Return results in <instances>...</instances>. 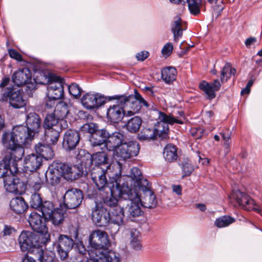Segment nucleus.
<instances>
[{
  "instance_id": "nucleus-1",
  "label": "nucleus",
  "mask_w": 262,
  "mask_h": 262,
  "mask_svg": "<svg viewBox=\"0 0 262 262\" xmlns=\"http://www.w3.org/2000/svg\"><path fill=\"white\" fill-rule=\"evenodd\" d=\"M90 249L88 253L90 258H95V262H118L119 253L112 250H108L111 242L108 234L99 229L93 231L89 236Z\"/></svg>"
},
{
  "instance_id": "nucleus-2",
  "label": "nucleus",
  "mask_w": 262,
  "mask_h": 262,
  "mask_svg": "<svg viewBox=\"0 0 262 262\" xmlns=\"http://www.w3.org/2000/svg\"><path fill=\"white\" fill-rule=\"evenodd\" d=\"M121 174V164L118 162L109 164L105 169L101 166L93 167L91 176L93 182L101 192L106 190L110 186L115 184V179L111 178L110 175L113 174L114 177L117 176V181L122 182Z\"/></svg>"
},
{
  "instance_id": "nucleus-3",
  "label": "nucleus",
  "mask_w": 262,
  "mask_h": 262,
  "mask_svg": "<svg viewBox=\"0 0 262 262\" xmlns=\"http://www.w3.org/2000/svg\"><path fill=\"white\" fill-rule=\"evenodd\" d=\"M159 121L154 128H144L138 135V138L142 141H149L155 139L157 136L161 139L167 137L169 124L174 123L183 124L180 119L176 118L171 115H167L164 113L159 112Z\"/></svg>"
},
{
  "instance_id": "nucleus-4",
  "label": "nucleus",
  "mask_w": 262,
  "mask_h": 262,
  "mask_svg": "<svg viewBox=\"0 0 262 262\" xmlns=\"http://www.w3.org/2000/svg\"><path fill=\"white\" fill-rule=\"evenodd\" d=\"M110 177L115 180V184L110 186L106 190L101 191L100 194L102 195L103 203L107 206L115 208L118 205V198L120 199L126 200L125 194H128V190L130 189L127 184H125L122 182L117 181V176L114 177V175H110ZM119 204L121 203V201H119ZM119 206H120V205Z\"/></svg>"
},
{
  "instance_id": "nucleus-5",
  "label": "nucleus",
  "mask_w": 262,
  "mask_h": 262,
  "mask_svg": "<svg viewBox=\"0 0 262 262\" xmlns=\"http://www.w3.org/2000/svg\"><path fill=\"white\" fill-rule=\"evenodd\" d=\"M34 135L26 126L18 125L13 127L10 133H5L2 137L5 147H13L15 145H27L33 139Z\"/></svg>"
},
{
  "instance_id": "nucleus-6",
  "label": "nucleus",
  "mask_w": 262,
  "mask_h": 262,
  "mask_svg": "<svg viewBox=\"0 0 262 262\" xmlns=\"http://www.w3.org/2000/svg\"><path fill=\"white\" fill-rule=\"evenodd\" d=\"M47 237L30 231H23L18 238L20 249L30 254H40L41 252V245L48 242Z\"/></svg>"
},
{
  "instance_id": "nucleus-7",
  "label": "nucleus",
  "mask_w": 262,
  "mask_h": 262,
  "mask_svg": "<svg viewBox=\"0 0 262 262\" xmlns=\"http://www.w3.org/2000/svg\"><path fill=\"white\" fill-rule=\"evenodd\" d=\"M119 101L121 102L126 110L127 117H130L138 113L142 106L148 108L150 104L138 93L135 95L117 96Z\"/></svg>"
},
{
  "instance_id": "nucleus-8",
  "label": "nucleus",
  "mask_w": 262,
  "mask_h": 262,
  "mask_svg": "<svg viewBox=\"0 0 262 262\" xmlns=\"http://www.w3.org/2000/svg\"><path fill=\"white\" fill-rule=\"evenodd\" d=\"M231 203L235 207L247 210H254L261 213V210L257 207L255 201L247 193L239 190H234L229 196Z\"/></svg>"
},
{
  "instance_id": "nucleus-9",
  "label": "nucleus",
  "mask_w": 262,
  "mask_h": 262,
  "mask_svg": "<svg viewBox=\"0 0 262 262\" xmlns=\"http://www.w3.org/2000/svg\"><path fill=\"white\" fill-rule=\"evenodd\" d=\"M9 100L10 105L14 108H20L26 105V101L23 97V92L12 88L4 90L0 95V101Z\"/></svg>"
},
{
  "instance_id": "nucleus-10",
  "label": "nucleus",
  "mask_w": 262,
  "mask_h": 262,
  "mask_svg": "<svg viewBox=\"0 0 262 262\" xmlns=\"http://www.w3.org/2000/svg\"><path fill=\"white\" fill-rule=\"evenodd\" d=\"M125 197L126 198V200L129 201V204H127L128 217L133 220L134 218L141 216L143 212L141 208V198L138 192L130 189L129 191L128 190V194H125Z\"/></svg>"
},
{
  "instance_id": "nucleus-11",
  "label": "nucleus",
  "mask_w": 262,
  "mask_h": 262,
  "mask_svg": "<svg viewBox=\"0 0 262 262\" xmlns=\"http://www.w3.org/2000/svg\"><path fill=\"white\" fill-rule=\"evenodd\" d=\"M139 145L136 142H129L124 143L119 147L116 151V157L118 162L121 164V169H122V163L120 161H126L133 157L138 155L139 152Z\"/></svg>"
},
{
  "instance_id": "nucleus-12",
  "label": "nucleus",
  "mask_w": 262,
  "mask_h": 262,
  "mask_svg": "<svg viewBox=\"0 0 262 262\" xmlns=\"http://www.w3.org/2000/svg\"><path fill=\"white\" fill-rule=\"evenodd\" d=\"M12 79L15 84L20 86L26 85L27 89L32 91L36 89V82L32 78L31 71L28 68L19 69L12 75Z\"/></svg>"
},
{
  "instance_id": "nucleus-13",
  "label": "nucleus",
  "mask_w": 262,
  "mask_h": 262,
  "mask_svg": "<svg viewBox=\"0 0 262 262\" xmlns=\"http://www.w3.org/2000/svg\"><path fill=\"white\" fill-rule=\"evenodd\" d=\"M124 211L121 206L113 208L109 212L108 229L111 234L115 235L120 230V227L124 225Z\"/></svg>"
},
{
  "instance_id": "nucleus-14",
  "label": "nucleus",
  "mask_w": 262,
  "mask_h": 262,
  "mask_svg": "<svg viewBox=\"0 0 262 262\" xmlns=\"http://www.w3.org/2000/svg\"><path fill=\"white\" fill-rule=\"evenodd\" d=\"M138 190L142 192L140 194L142 206L147 208L156 207L157 200L154 193L150 189V185L147 180L141 181V186L138 189L137 191Z\"/></svg>"
},
{
  "instance_id": "nucleus-15",
  "label": "nucleus",
  "mask_w": 262,
  "mask_h": 262,
  "mask_svg": "<svg viewBox=\"0 0 262 262\" xmlns=\"http://www.w3.org/2000/svg\"><path fill=\"white\" fill-rule=\"evenodd\" d=\"M46 220L37 212H32L29 215L28 222L35 233L49 239L50 235L48 233V228L45 224Z\"/></svg>"
},
{
  "instance_id": "nucleus-16",
  "label": "nucleus",
  "mask_w": 262,
  "mask_h": 262,
  "mask_svg": "<svg viewBox=\"0 0 262 262\" xmlns=\"http://www.w3.org/2000/svg\"><path fill=\"white\" fill-rule=\"evenodd\" d=\"M116 97L118 99L116 104L110 105L107 110L106 113L107 119L114 123L121 122L124 117H127V112L124 106L119 101V97Z\"/></svg>"
},
{
  "instance_id": "nucleus-17",
  "label": "nucleus",
  "mask_w": 262,
  "mask_h": 262,
  "mask_svg": "<svg viewBox=\"0 0 262 262\" xmlns=\"http://www.w3.org/2000/svg\"><path fill=\"white\" fill-rule=\"evenodd\" d=\"M82 200V192L79 189L72 188L65 193L63 203L67 209H75L80 205Z\"/></svg>"
},
{
  "instance_id": "nucleus-18",
  "label": "nucleus",
  "mask_w": 262,
  "mask_h": 262,
  "mask_svg": "<svg viewBox=\"0 0 262 262\" xmlns=\"http://www.w3.org/2000/svg\"><path fill=\"white\" fill-rule=\"evenodd\" d=\"M122 178V183L125 184H127L129 189L134 190L137 192L138 188H140L141 186V181L142 180H147L143 179L141 176V172L140 170L136 167L132 168L130 169V176H121Z\"/></svg>"
},
{
  "instance_id": "nucleus-19",
  "label": "nucleus",
  "mask_w": 262,
  "mask_h": 262,
  "mask_svg": "<svg viewBox=\"0 0 262 262\" xmlns=\"http://www.w3.org/2000/svg\"><path fill=\"white\" fill-rule=\"evenodd\" d=\"M14 174L10 172V174H8L4 178V187L9 192L21 193L25 190L26 185L19 179L15 178Z\"/></svg>"
},
{
  "instance_id": "nucleus-20",
  "label": "nucleus",
  "mask_w": 262,
  "mask_h": 262,
  "mask_svg": "<svg viewBox=\"0 0 262 262\" xmlns=\"http://www.w3.org/2000/svg\"><path fill=\"white\" fill-rule=\"evenodd\" d=\"M74 245L75 242L69 236L63 234L59 235L56 249L61 259L64 260L67 258L69 252L72 249Z\"/></svg>"
},
{
  "instance_id": "nucleus-21",
  "label": "nucleus",
  "mask_w": 262,
  "mask_h": 262,
  "mask_svg": "<svg viewBox=\"0 0 262 262\" xmlns=\"http://www.w3.org/2000/svg\"><path fill=\"white\" fill-rule=\"evenodd\" d=\"M23 146L16 145L12 148L5 147L11 150L9 155H7L5 157L7 159L8 161H10V163L12 166V168L10 169V172L11 173H16L18 171L17 162L21 159L24 155L25 150Z\"/></svg>"
},
{
  "instance_id": "nucleus-22",
  "label": "nucleus",
  "mask_w": 262,
  "mask_h": 262,
  "mask_svg": "<svg viewBox=\"0 0 262 262\" xmlns=\"http://www.w3.org/2000/svg\"><path fill=\"white\" fill-rule=\"evenodd\" d=\"M105 101V98L98 94L88 93L81 99L82 105L88 109H92L102 105Z\"/></svg>"
},
{
  "instance_id": "nucleus-23",
  "label": "nucleus",
  "mask_w": 262,
  "mask_h": 262,
  "mask_svg": "<svg viewBox=\"0 0 262 262\" xmlns=\"http://www.w3.org/2000/svg\"><path fill=\"white\" fill-rule=\"evenodd\" d=\"M108 132L105 129H98L92 134L89 141L92 147L96 149H106L105 143L107 141Z\"/></svg>"
},
{
  "instance_id": "nucleus-24",
  "label": "nucleus",
  "mask_w": 262,
  "mask_h": 262,
  "mask_svg": "<svg viewBox=\"0 0 262 262\" xmlns=\"http://www.w3.org/2000/svg\"><path fill=\"white\" fill-rule=\"evenodd\" d=\"M80 141V136L78 132L73 129L68 130L64 134L62 146L67 151L75 148Z\"/></svg>"
},
{
  "instance_id": "nucleus-25",
  "label": "nucleus",
  "mask_w": 262,
  "mask_h": 262,
  "mask_svg": "<svg viewBox=\"0 0 262 262\" xmlns=\"http://www.w3.org/2000/svg\"><path fill=\"white\" fill-rule=\"evenodd\" d=\"M57 80L49 83L47 87V97L50 99L58 100L63 96V86L62 79L57 77Z\"/></svg>"
},
{
  "instance_id": "nucleus-26",
  "label": "nucleus",
  "mask_w": 262,
  "mask_h": 262,
  "mask_svg": "<svg viewBox=\"0 0 262 262\" xmlns=\"http://www.w3.org/2000/svg\"><path fill=\"white\" fill-rule=\"evenodd\" d=\"M62 177L66 180L73 181L77 179L83 173L82 168L76 165L60 164Z\"/></svg>"
},
{
  "instance_id": "nucleus-27",
  "label": "nucleus",
  "mask_w": 262,
  "mask_h": 262,
  "mask_svg": "<svg viewBox=\"0 0 262 262\" xmlns=\"http://www.w3.org/2000/svg\"><path fill=\"white\" fill-rule=\"evenodd\" d=\"M124 136L122 133L116 132L110 134L108 132L107 141L105 143L106 149L108 151L116 150L124 143Z\"/></svg>"
},
{
  "instance_id": "nucleus-28",
  "label": "nucleus",
  "mask_w": 262,
  "mask_h": 262,
  "mask_svg": "<svg viewBox=\"0 0 262 262\" xmlns=\"http://www.w3.org/2000/svg\"><path fill=\"white\" fill-rule=\"evenodd\" d=\"M109 212L101 207L94 210L92 213V219L93 222L100 227L105 226L108 224Z\"/></svg>"
},
{
  "instance_id": "nucleus-29",
  "label": "nucleus",
  "mask_w": 262,
  "mask_h": 262,
  "mask_svg": "<svg viewBox=\"0 0 262 262\" xmlns=\"http://www.w3.org/2000/svg\"><path fill=\"white\" fill-rule=\"evenodd\" d=\"M42 163L41 156L37 154H31L27 155L24 159V167L26 170L34 171L40 168Z\"/></svg>"
},
{
  "instance_id": "nucleus-30",
  "label": "nucleus",
  "mask_w": 262,
  "mask_h": 262,
  "mask_svg": "<svg viewBox=\"0 0 262 262\" xmlns=\"http://www.w3.org/2000/svg\"><path fill=\"white\" fill-rule=\"evenodd\" d=\"M62 177V170L60 169V164L55 166H50L46 173L47 182L52 185L58 184L60 181V178Z\"/></svg>"
},
{
  "instance_id": "nucleus-31",
  "label": "nucleus",
  "mask_w": 262,
  "mask_h": 262,
  "mask_svg": "<svg viewBox=\"0 0 262 262\" xmlns=\"http://www.w3.org/2000/svg\"><path fill=\"white\" fill-rule=\"evenodd\" d=\"M187 23L183 20L181 17L174 18L171 25V30L175 41H178L182 37L183 32L187 29Z\"/></svg>"
},
{
  "instance_id": "nucleus-32",
  "label": "nucleus",
  "mask_w": 262,
  "mask_h": 262,
  "mask_svg": "<svg viewBox=\"0 0 262 262\" xmlns=\"http://www.w3.org/2000/svg\"><path fill=\"white\" fill-rule=\"evenodd\" d=\"M55 126L63 128H67L68 127L67 121L57 118L54 113L47 115L43 124L44 128H53Z\"/></svg>"
},
{
  "instance_id": "nucleus-33",
  "label": "nucleus",
  "mask_w": 262,
  "mask_h": 262,
  "mask_svg": "<svg viewBox=\"0 0 262 262\" xmlns=\"http://www.w3.org/2000/svg\"><path fill=\"white\" fill-rule=\"evenodd\" d=\"M221 84L218 79H215L212 83H208L203 81L200 84L199 87L204 91L209 99H213L215 97V92L219 90Z\"/></svg>"
},
{
  "instance_id": "nucleus-34",
  "label": "nucleus",
  "mask_w": 262,
  "mask_h": 262,
  "mask_svg": "<svg viewBox=\"0 0 262 262\" xmlns=\"http://www.w3.org/2000/svg\"><path fill=\"white\" fill-rule=\"evenodd\" d=\"M45 141L49 145H55L58 141L60 133L65 128L55 126L53 128H45Z\"/></svg>"
},
{
  "instance_id": "nucleus-35",
  "label": "nucleus",
  "mask_w": 262,
  "mask_h": 262,
  "mask_svg": "<svg viewBox=\"0 0 262 262\" xmlns=\"http://www.w3.org/2000/svg\"><path fill=\"white\" fill-rule=\"evenodd\" d=\"M27 128L34 135L38 132L40 126V121L38 115L35 113H29L26 117Z\"/></svg>"
},
{
  "instance_id": "nucleus-36",
  "label": "nucleus",
  "mask_w": 262,
  "mask_h": 262,
  "mask_svg": "<svg viewBox=\"0 0 262 262\" xmlns=\"http://www.w3.org/2000/svg\"><path fill=\"white\" fill-rule=\"evenodd\" d=\"M10 207L11 210L16 214L24 212L28 208V204L24 198L20 196L13 198L10 201Z\"/></svg>"
},
{
  "instance_id": "nucleus-37",
  "label": "nucleus",
  "mask_w": 262,
  "mask_h": 262,
  "mask_svg": "<svg viewBox=\"0 0 262 262\" xmlns=\"http://www.w3.org/2000/svg\"><path fill=\"white\" fill-rule=\"evenodd\" d=\"M50 145L39 143L35 146V151L38 155L41 157L42 159L43 158L47 160L52 159L54 154L52 147Z\"/></svg>"
},
{
  "instance_id": "nucleus-38",
  "label": "nucleus",
  "mask_w": 262,
  "mask_h": 262,
  "mask_svg": "<svg viewBox=\"0 0 262 262\" xmlns=\"http://www.w3.org/2000/svg\"><path fill=\"white\" fill-rule=\"evenodd\" d=\"M101 151H97L92 155H90L89 163L92 165H94L96 167L100 166L107 163L108 158L106 154L104 152V149L101 150Z\"/></svg>"
},
{
  "instance_id": "nucleus-39",
  "label": "nucleus",
  "mask_w": 262,
  "mask_h": 262,
  "mask_svg": "<svg viewBox=\"0 0 262 262\" xmlns=\"http://www.w3.org/2000/svg\"><path fill=\"white\" fill-rule=\"evenodd\" d=\"M190 13L192 15H199L201 14V8L205 4L204 0H186Z\"/></svg>"
},
{
  "instance_id": "nucleus-40",
  "label": "nucleus",
  "mask_w": 262,
  "mask_h": 262,
  "mask_svg": "<svg viewBox=\"0 0 262 262\" xmlns=\"http://www.w3.org/2000/svg\"><path fill=\"white\" fill-rule=\"evenodd\" d=\"M163 157L168 162L176 160L178 158L176 146L170 144H167L163 149Z\"/></svg>"
},
{
  "instance_id": "nucleus-41",
  "label": "nucleus",
  "mask_w": 262,
  "mask_h": 262,
  "mask_svg": "<svg viewBox=\"0 0 262 262\" xmlns=\"http://www.w3.org/2000/svg\"><path fill=\"white\" fill-rule=\"evenodd\" d=\"M27 185L30 189L34 191H38L42 185V181L39 178L38 174L33 173L30 175L28 180Z\"/></svg>"
},
{
  "instance_id": "nucleus-42",
  "label": "nucleus",
  "mask_w": 262,
  "mask_h": 262,
  "mask_svg": "<svg viewBox=\"0 0 262 262\" xmlns=\"http://www.w3.org/2000/svg\"><path fill=\"white\" fill-rule=\"evenodd\" d=\"M130 245L134 250H140L142 249V246L141 242V234L140 232L137 229H133L131 230L130 232Z\"/></svg>"
},
{
  "instance_id": "nucleus-43",
  "label": "nucleus",
  "mask_w": 262,
  "mask_h": 262,
  "mask_svg": "<svg viewBox=\"0 0 262 262\" xmlns=\"http://www.w3.org/2000/svg\"><path fill=\"white\" fill-rule=\"evenodd\" d=\"M163 80L167 83H170L176 79L177 70L173 67H167L163 69L161 71Z\"/></svg>"
},
{
  "instance_id": "nucleus-44",
  "label": "nucleus",
  "mask_w": 262,
  "mask_h": 262,
  "mask_svg": "<svg viewBox=\"0 0 262 262\" xmlns=\"http://www.w3.org/2000/svg\"><path fill=\"white\" fill-rule=\"evenodd\" d=\"M69 112V110L68 104L64 102L59 101L56 104L54 113L57 118L60 119H64V118L67 116Z\"/></svg>"
},
{
  "instance_id": "nucleus-45",
  "label": "nucleus",
  "mask_w": 262,
  "mask_h": 262,
  "mask_svg": "<svg viewBox=\"0 0 262 262\" xmlns=\"http://www.w3.org/2000/svg\"><path fill=\"white\" fill-rule=\"evenodd\" d=\"M236 70L231 67L229 63H226L221 72V81L222 83L227 82L231 75H234Z\"/></svg>"
},
{
  "instance_id": "nucleus-46",
  "label": "nucleus",
  "mask_w": 262,
  "mask_h": 262,
  "mask_svg": "<svg viewBox=\"0 0 262 262\" xmlns=\"http://www.w3.org/2000/svg\"><path fill=\"white\" fill-rule=\"evenodd\" d=\"M142 123V120L138 116L130 119L127 122L126 126L127 129L130 133H136L139 130Z\"/></svg>"
},
{
  "instance_id": "nucleus-47",
  "label": "nucleus",
  "mask_w": 262,
  "mask_h": 262,
  "mask_svg": "<svg viewBox=\"0 0 262 262\" xmlns=\"http://www.w3.org/2000/svg\"><path fill=\"white\" fill-rule=\"evenodd\" d=\"M39 208L42 213V216L47 220H48V218L51 217L52 213L56 209L53 204L50 201L43 202Z\"/></svg>"
},
{
  "instance_id": "nucleus-48",
  "label": "nucleus",
  "mask_w": 262,
  "mask_h": 262,
  "mask_svg": "<svg viewBox=\"0 0 262 262\" xmlns=\"http://www.w3.org/2000/svg\"><path fill=\"white\" fill-rule=\"evenodd\" d=\"M207 2L211 5L214 15L218 16L222 14L225 7L222 0H207Z\"/></svg>"
},
{
  "instance_id": "nucleus-49",
  "label": "nucleus",
  "mask_w": 262,
  "mask_h": 262,
  "mask_svg": "<svg viewBox=\"0 0 262 262\" xmlns=\"http://www.w3.org/2000/svg\"><path fill=\"white\" fill-rule=\"evenodd\" d=\"M63 215L64 212L62 209L56 208L52 213L51 217L48 218V219L51 220L54 225H58L62 223Z\"/></svg>"
},
{
  "instance_id": "nucleus-50",
  "label": "nucleus",
  "mask_w": 262,
  "mask_h": 262,
  "mask_svg": "<svg viewBox=\"0 0 262 262\" xmlns=\"http://www.w3.org/2000/svg\"><path fill=\"white\" fill-rule=\"evenodd\" d=\"M12 168L10 161H8L7 158L4 157L0 161V178H5L8 174H10V169Z\"/></svg>"
},
{
  "instance_id": "nucleus-51",
  "label": "nucleus",
  "mask_w": 262,
  "mask_h": 262,
  "mask_svg": "<svg viewBox=\"0 0 262 262\" xmlns=\"http://www.w3.org/2000/svg\"><path fill=\"white\" fill-rule=\"evenodd\" d=\"M235 222V219L230 216L224 215L216 219L214 224L218 228L227 227Z\"/></svg>"
},
{
  "instance_id": "nucleus-52",
  "label": "nucleus",
  "mask_w": 262,
  "mask_h": 262,
  "mask_svg": "<svg viewBox=\"0 0 262 262\" xmlns=\"http://www.w3.org/2000/svg\"><path fill=\"white\" fill-rule=\"evenodd\" d=\"M35 257L39 262H54V254L51 252H44L41 248V252L40 254H33Z\"/></svg>"
},
{
  "instance_id": "nucleus-53",
  "label": "nucleus",
  "mask_w": 262,
  "mask_h": 262,
  "mask_svg": "<svg viewBox=\"0 0 262 262\" xmlns=\"http://www.w3.org/2000/svg\"><path fill=\"white\" fill-rule=\"evenodd\" d=\"M43 203L40 194L38 193H34L32 194L30 204V206L34 209L39 208Z\"/></svg>"
},
{
  "instance_id": "nucleus-54",
  "label": "nucleus",
  "mask_w": 262,
  "mask_h": 262,
  "mask_svg": "<svg viewBox=\"0 0 262 262\" xmlns=\"http://www.w3.org/2000/svg\"><path fill=\"white\" fill-rule=\"evenodd\" d=\"M182 169L183 173V177L190 176L194 170L193 166L188 160L182 163Z\"/></svg>"
},
{
  "instance_id": "nucleus-55",
  "label": "nucleus",
  "mask_w": 262,
  "mask_h": 262,
  "mask_svg": "<svg viewBox=\"0 0 262 262\" xmlns=\"http://www.w3.org/2000/svg\"><path fill=\"white\" fill-rule=\"evenodd\" d=\"M70 94L75 98H78L81 95V89L75 83H72L68 87Z\"/></svg>"
},
{
  "instance_id": "nucleus-56",
  "label": "nucleus",
  "mask_w": 262,
  "mask_h": 262,
  "mask_svg": "<svg viewBox=\"0 0 262 262\" xmlns=\"http://www.w3.org/2000/svg\"><path fill=\"white\" fill-rule=\"evenodd\" d=\"M173 46L171 43H166L162 49V54L165 57L169 56L172 52Z\"/></svg>"
},
{
  "instance_id": "nucleus-57",
  "label": "nucleus",
  "mask_w": 262,
  "mask_h": 262,
  "mask_svg": "<svg viewBox=\"0 0 262 262\" xmlns=\"http://www.w3.org/2000/svg\"><path fill=\"white\" fill-rule=\"evenodd\" d=\"M97 126L94 123H87L85 124L83 126L82 128L84 130H86L91 134V135L94 132H96L98 129H97Z\"/></svg>"
},
{
  "instance_id": "nucleus-58",
  "label": "nucleus",
  "mask_w": 262,
  "mask_h": 262,
  "mask_svg": "<svg viewBox=\"0 0 262 262\" xmlns=\"http://www.w3.org/2000/svg\"><path fill=\"white\" fill-rule=\"evenodd\" d=\"M8 53L11 58L14 59L19 61L23 60L21 55L14 49H9Z\"/></svg>"
},
{
  "instance_id": "nucleus-59",
  "label": "nucleus",
  "mask_w": 262,
  "mask_h": 262,
  "mask_svg": "<svg viewBox=\"0 0 262 262\" xmlns=\"http://www.w3.org/2000/svg\"><path fill=\"white\" fill-rule=\"evenodd\" d=\"M149 53L147 51H141L138 53L136 56L138 60L143 61L148 57Z\"/></svg>"
},
{
  "instance_id": "nucleus-60",
  "label": "nucleus",
  "mask_w": 262,
  "mask_h": 262,
  "mask_svg": "<svg viewBox=\"0 0 262 262\" xmlns=\"http://www.w3.org/2000/svg\"><path fill=\"white\" fill-rule=\"evenodd\" d=\"M222 138L224 141V146L226 148H228L230 146V136L229 134L226 135L224 133H221Z\"/></svg>"
},
{
  "instance_id": "nucleus-61",
  "label": "nucleus",
  "mask_w": 262,
  "mask_h": 262,
  "mask_svg": "<svg viewBox=\"0 0 262 262\" xmlns=\"http://www.w3.org/2000/svg\"><path fill=\"white\" fill-rule=\"evenodd\" d=\"M13 230V228L11 227L5 225L3 230V235L5 236L9 235Z\"/></svg>"
},
{
  "instance_id": "nucleus-62",
  "label": "nucleus",
  "mask_w": 262,
  "mask_h": 262,
  "mask_svg": "<svg viewBox=\"0 0 262 262\" xmlns=\"http://www.w3.org/2000/svg\"><path fill=\"white\" fill-rule=\"evenodd\" d=\"M56 100H57L56 99H50L49 97H48V99L47 100L46 103L47 107L48 108H51L54 106Z\"/></svg>"
},
{
  "instance_id": "nucleus-63",
  "label": "nucleus",
  "mask_w": 262,
  "mask_h": 262,
  "mask_svg": "<svg viewBox=\"0 0 262 262\" xmlns=\"http://www.w3.org/2000/svg\"><path fill=\"white\" fill-rule=\"evenodd\" d=\"M172 190L177 194L180 195L182 194V187L180 185H173Z\"/></svg>"
},
{
  "instance_id": "nucleus-64",
  "label": "nucleus",
  "mask_w": 262,
  "mask_h": 262,
  "mask_svg": "<svg viewBox=\"0 0 262 262\" xmlns=\"http://www.w3.org/2000/svg\"><path fill=\"white\" fill-rule=\"evenodd\" d=\"M27 253L25 255V257L23 259V262H36L35 257H32L28 255Z\"/></svg>"
}]
</instances>
